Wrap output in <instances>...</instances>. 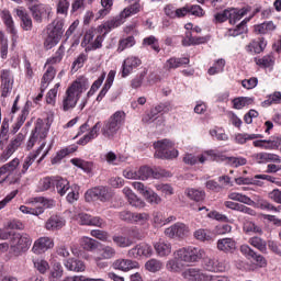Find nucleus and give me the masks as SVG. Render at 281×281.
Instances as JSON below:
<instances>
[{
	"mask_svg": "<svg viewBox=\"0 0 281 281\" xmlns=\"http://www.w3.org/2000/svg\"><path fill=\"white\" fill-rule=\"evenodd\" d=\"M189 235H190V227L179 222L165 229V236H167V238L183 239V238H188Z\"/></svg>",
	"mask_w": 281,
	"mask_h": 281,
	"instance_id": "obj_11",
	"label": "nucleus"
},
{
	"mask_svg": "<svg viewBox=\"0 0 281 281\" xmlns=\"http://www.w3.org/2000/svg\"><path fill=\"white\" fill-rule=\"evenodd\" d=\"M247 23H249V19L241 21L235 29L228 30V36H240V34H247Z\"/></svg>",
	"mask_w": 281,
	"mask_h": 281,
	"instance_id": "obj_44",
	"label": "nucleus"
},
{
	"mask_svg": "<svg viewBox=\"0 0 281 281\" xmlns=\"http://www.w3.org/2000/svg\"><path fill=\"white\" fill-rule=\"evenodd\" d=\"M183 261H181L179 258L173 256L172 259H169L166 263L167 271H170V273H181L183 271Z\"/></svg>",
	"mask_w": 281,
	"mask_h": 281,
	"instance_id": "obj_33",
	"label": "nucleus"
},
{
	"mask_svg": "<svg viewBox=\"0 0 281 281\" xmlns=\"http://www.w3.org/2000/svg\"><path fill=\"white\" fill-rule=\"evenodd\" d=\"M184 164H188V166H194L198 161L200 164H203L204 161H207V158L205 155H201L199 157L192 155V154H187L183 158Z\"/></svg>",
	"mask_w": 281,
	"mask_h": 281,
	"instance_id": "obj_53",
	"label": "nucleus"
},
{
	"mask_svg": "<svg viewBox=\"0 0 281 281\" xmlns=\"http://www.w3.org/2000/svg\"><path fill=\"white\" fill-rule=\"evenodd\" d=\"M114 80H115V70H111L108 74V78L105 80V83H104L102 90L100 91L99 95L97 97V102H102V99L104 98V95H106V93H109V89H111V87H113Z\"/></svg>",
	"mask_w": 281,
	"mask_h": 281,
	"instance_id": "obj_35",
	"label": "nucleus"
},
{
	"mask_svg": "<svg viewBox=\"0 0 281 281\" xmlns=\"http://www.w3.org/2000/svg\"><path fill=\"white\" fill-rule=\"evenodd\" d=\"M123 194L126 196L130 205L133 207H144V205H146V203L143 202V200L139 199L137 194H135V192H133V190L128 187L123 189Z\"/></svg>",
	"mask_w": 281,
	"mask_h": 281,
	"instance_id": "obj_26",
	"label": "nucleus"
},
{
	"mask_svg": "<svg viewBox=\"0 0 281 281\" xmlns=\"http://www.w3.org/2000/svg\"><path fill=\"white\" fill-rule=\"evenodd\" d=\"M65 267L66 269H68V271H76L77 273H80L85 271V269H87V267L85 266V262L78 259H68L65 262Z\"/></svg>",
	"mask_w": 281,
	"mask_h": 281,
	"instance_id": "obj_37",
	"label": "nucleus"
},
{
	"mask_svg": "<svg viewBox=\"0 0 281 281\" xmlns=\"http://www.w3.org/2000/svg\"><path fill=\"white\" fill-rule=\"evenodd\" d=\"M60 88V83H56L53 89H50L46 94V103L50 104V106L56 105V95H58V89Z\"/></svg>",
	"mask_w": 281,
	"mask_h": 281,
	"instance_id": "obj_57",
	"label": "nucleus"
},
{
	"mask_svg": "<svg viewBox=\"0 0 281 281\" xmlns=\"http://www.w3.org/2000/svg\"><path fill=\"white\" fill-rule=\"evenodd\" d=\"M228 199H231V201H238V203H244V205H249L250 198L243 193L231 192L228 193Z\"/></svg>",
	"mask_w": 281,
	"mask_h": 281,
	"instance_id": "obj_62",
	"label": "nucleus"
},
{
	"mask_svg": "<svg viewBox=\"0 0 281 281\" xmlns=\"http://www.w3.org/2000/svg\"><path fill=\"white\" fill-rule=\"evenodd\" d=\"M240 251L246 258L255 260L258 267H267V259L262 257V255H258L249 245H241Z\"/></svg>",
	"mask_w": 281,
	"mask_h": 281,
	"instance_id": "obj_16",
	"label": "nucleus"
},
{
	"mask_svg": "<svg viewBox=\"0 0 281 281\" xmlns=\"http://www.w3.org/2000/svg\"><path fill=\"white\" fill-rule=\"evenodd\" d=\"M0 56L3 60L8 58V37L0 31Z\"/></svg>",
	"mask_w": 281,
	"mask_h": 281,
	"instance_id": "obj_58",
	"label": "nucleus"
},
{
	"mask_svg": "<svg viewBox=\"0 0 281 281\" xmlns=\"http://www.w3.org/2000/svg\"><path fill=\"white\" fill-rule=\"evenodd\" d=\"M70 162L72 164V166H76L77 168H81V170H83L85 172H91L92 165L89 161H85L79 158H72Z\"/></svg>",
	"mask_w": 281,
	"mask_h": 281,
	"instance_id": "obj_61",
	"label": "nucleus"
},
{
	"mask_svg": "<svg viewBox=\"0 0 281 281\" xmlns=\"http://www.w3.org/2000/svg\"><path fill=\"white\" fill-rule=\"evenodd\" d=\"M255 148H265L266 150H273V148H278L280 143L278 140H255L252 142Z\"/></svg>",
	"mask_w": 281,
	"mask_h": 281,
	"instance_id": "obj_42",
	"label": "nucleus"
},
{
	"mask_svg": "<svg viewBox=\"0 0 281 281\" xmlns=\"http://www.w3.org/2000/svg\"><path fill=\"white\" fill-rule=\"evenodd\" d=\"M262 138L261 134H248V133H238L235 135L236 144H247V142L251 139H260Z\"/></svg>",
	"mask_w": 281,
	"mask_h": 281,
	"instance_id": "obj_41",
	"label": "nucleus"
},
{
	"mask_svg": "<svg viewBox=\"0 0 281 281\" xmlns=\"http://www.w3.org/2000/svg\"><path fill=\"white\" fill-rule=\"evenodd\" d=\"M142 65V59L135 56L127 57L122 64V78H127L133 74V69H137Z\"/></svg>",
	"mask_w": 281,
	"mask_h": 281,
	"instance_id": "obj_15",
	"label": "nucleus"
},
{
	"mask_svg": "<svg viewBox=\"0 0 281 281\" xmlns=\"http://www.w3.org/2000/svg\"><path fill=\"white\" fill-rule=\"evenodd\" d=\"M117 251L113 246L100 245L97 249V257L102 258L103 260H113Z\"/></svg>",
	"mask_w": 281,
	"mask_h": 281,
	"instance_id": "obj_27",
	"label": "nucleus"
},
{
	"mask_svg": "<svg viewBox=\"0 0 281 281\" xmlns=\"http://www.w3.org/2000/svg\"><path fill=\"white\" fill-rule=\"evenodd\" d=\"M205 43V37H194L191 32L187 33V37L182 40V45L184 47H190V45H202Z\"/></svg>",
	"mask_w": 281,
	"mask_h": 281,
	"instance_id": "obj_46",
	"label": "nucleus"
},
{
	"mask_svg": "<svg viewBox=\"0 0 281 281\" xmlns=\"http://www.w3.org/2000/svg\"><path fill=\"white\" fill-rule=\"evenodd\" d=\"M14 12L22 22L21 27L25 32H31L33 24H32V18H30V14H27V11L23 7H20L18 9H14Z\"/></svg>",
	"mask_w": 281,
	"mask_h": 281,
	"instance_id": "obj_19",
	"label": "nucleus"
},
{
	"mask_svg": "<svg viewBox=\"0 0 281 281\" xmlns=\"http://www.w3.org/2000/svg\"><path fill=\"white\" fill-rule=\"evenodd\" d=\"M205 267L207 271H213V272H223L227 271L229 269V263L226 261H220L216 259H209L205 262Z\"/></svg>",
	"mask_w": 281,
	"mask_h": 281,
	"instance_id": "obj_25",
	"label": "nucleus"
},
{
	"mask_svg": "<svg viewBox=\"0 0 281 281\" xmlns=\"http://www.w3.org/2000/svg\"><path fill=\"white\" fill-rule=\"evenodd\" d=\"M182 278L188 281H205L207 273L203 272L199 268H188L182 271Z\"/></svg>",
	"mask_w": 281,
	"mask_h": 281,
	"instance_id": "obj_18",
	"label": "nucleus"
},
{
	"mask_svg": "<svg viewBox=\"0 0 281 281\" xmlns=\"http://www.w3.org/2000/svg\"><path fill=\"white\" fill-rule=\"evenodd\" d=\"M203 155H206V157H210L212 161H227V156L223 154V151H218L215 149H210L204 151Z\"/></svg>",
	"mask_w": 281,
	"mask_h": 281,
	"instance_id": "obj_51",
	"label": "nucleus"
},
{
	"mask_svg": "<svg viewBox=\"0 0 281 281\" xmlns=\"http://www.w3.org/2000/svg\"><path fill=\"white\" fill-rule=\"evenodd\" d=\"M218 251L224 254H234L236 251V240L233 238H222L217 240Z\"/></svg>",
	"mask_w": 281,
	"mask_h": 281,
	"instance_id": "obj_23",
	"label": "nucleus"
},
{
	"mask_svg": "<svg viewBox=\"0 0 281 281\" xmlns=\"http://www.w3.org/2000/svg\"><path fill=\"white\" fill-rule=\"evenodd\" d=\"M33 206H25V205H21L20 206V212H22V214H32L33 216H41V214H43L44 210L43 206H36V204H32Z\"/></svg>",
	"mask_w": 281,
	"mask_h": 281,
	"instance_id": "obj_48",
	"label": "nucleus"
},
{
	"mask_svg": "<svg viewBox=\"0 0 281 281\" xmlns=\"http://www.w3.org/2000/svg\"><path fill=\"white\" fill-rule=\"evenodd\" d=\"M55 188L59 196H65V194H67L72 187L69 183V180L64 178H55Z\"/></svg>",
	"mask_w": 281,
	"mask_h": 281,
	"instance_id": "obj_32",
	"label": "nucleus"
},
{
	"mask_svg": "<svg viewBox=\"0 0 281 281\" xmlns=\"http://www.w3.org/2000/svg\"><path fill=\"white\" fill-rule=\"evenodd\" d=\"M176 258H179L181 262L187 265H192V262H199L207 256L203 248H180L173 252Z\"/></svg>",
	"mask_w": 281,
	"mask_h": 281,
	"instance_id": "obj_6",
	"label": "nucleus"
},
{
	"mask_svg": "<svg viewBox=\"0 0 281 281\" xmlns=\"http://www.w3.org/2000/svg\"><path fill=\"white\" fill-rule=\"evenodd\" d=\"M29 10L36 23H43V19L49 21V18L52 16V8L49 7V4H33L29 8Z\"/></svg>",
	"mask_w": 281,
	"mask_h": 281,
	"instance_id": "obj_9",
	"label": "nucleus"
},
{
	"mask_svg": "<svg viewBox=\"0 0 281 281\" xmlns=\"http://www.w3.org/2000/svg\"><path fill=\"white\" fill-rule=\"evenodd\" d=\"M65 23L61 20H54L46 27V36L44 37V47L45 49H52L56 47L57 43H60L63 38Z\"/></svg>",
	"mask_w": 281,
	"mask_h": 281,
	"instance_id": "obj_3",
	"label": "nucleus"
},
{
	"mask_svg": "<svg viewBox=\"0 0 281 281\" xmlns=\"http://www.w3.org/2000/svg\"><path fill=\"white\" fill-rule=\"evenodd\" d=\"M76 150H78V147L76 146L61 149L57 151V154L52 158L50 162L53 164V166L56 164H60V161H63V159H65L67 155H71V153H76Z\"/></svg>",
	"mask_w": 281,
	"mask_h": 281,
	"instance_id": "obj_39",
	"label": "nucleus"
},
{
	"mask_svg": "<svg viewBox=\"0 0 281 281\" xmlns=\"http://www.w3.org/2000/svg\"><path fill=\"white\" fill-rule=\"evenodd\" d=\"M146 271H150V273H157V271H161L164 269V262L159 259H149L145 263Z\"/></svg>",
	"mask_w": 281,
	"mask_h": 281,
	"instance_id": "obj_45",
	"label": "nucleus"
},
{
	"mask_svg": "<svg viewBox=\"0 0 281 281\" xmlns=\"http://www.w3.org/2000/svg\"><path fill=\"white\" fill-rule=\"evenodd\" d=\"M30 204L35 205V206H41L43 209L44 207L49 209V207H54L55 202H54V200H48L43 196H40V198H35L34 200H32L30 202Z\"/></svg>",
	"mask_w": 281,
	"mask_h": 281,
	"instance_id": "obj_49",
	"label": "nucleus"
},
{
	"mask_svg": "<svg viewBox=\"0 0 281 281\" xmlns=\"http://www.w3.org/2000/svg\"><path fill=\"white\" fill-rule=\"evenodd\" d=\"M189 64H190V58L188 57H183V58L171 57L166 61L165 69H167V71H170V69H179V67H182V65H189Z\"/></svg>",
	"mask_w": 281,
	"mask_h": 281,
	"instance_id": "obj_34",
	"label": "nucleus"
},
{
	"mask_svg": "<svg viewBox=\"0 0 281 281\" xmlns=\"http://www.w3.org/2000/svg\"><path fill=\"white\" fill-rule=\"evenodd\" d=\"M23 142H25V133L20 132L14 136L7 146L5 150L0 155V161L5 164L8 159H10L21 146H23Z\"/></svg>",
	"mask_w": 281,
	"mask_h": 281,
	"instance_id": "obj_7",
	"label": "nucleus"
},
{
	"mask_svg": "<svg viewBox=\"0 0 281 281\" xmlns=\"http://www.w3.org/2000/svg\"><path fill=\"white\" fill-rule=\"evenodd\" d=\"M276 27V24H273V22L271 21L263 22L255 26V32L256 34H269L271 32H274Z\"/></svg>",
	"mask_w": 281,
	"mask_h": 281,
	"instance_id": "obj_43",
	"label": "nucleus"
},
{
	"mask_svg": "<svg viewBox=\"0 0 281 281\" xmlns=\"http://www.w3.org/2000/svg\"><path fill=\"white\" fill-rule=\"evenodd\" d=\"M193 236L196 240H200L201 243L210 241L212 240V234H210L209 231H205L203 228H200L193 233Z\"/></svg>",
	"mask_w": 281,
	"mask_h": 281,
	"instance_id": "obj_60",
	"label": "nucleus"
},
{
	"mask_svg": "<svg viewBox=\"0 0 281 281\" xmlns=\"http://www.w3.org/2000/svg\"><path fill=\"white\" fill-rule=\"evenodd\" d=\"M87 89H89V83H87L86 79H79L72 82L71 86L66 90V93L63 98L61 110L67 112L76 109L78 100H80V97Z\"/></svg>",
	"mask_w": 281,
	"mask_h": 281,
	"instance_id": "obj_1",
	"label": "nucleus"
},
{
	"mask_svg": "<svg viewBox=\"0 0 281 281\" xmlns=\"http://www.w3.org/2000/svg\"><path fill=\"white\" fill-rule=\"evenodd\" d=\"M169 111H172V105L170 104V102H165L151 109L150 114L151 117H155V115H158V113H169Z\"/></svg>",
	"mask_w": 281,
	"mask_h": 281,
	"instance_id": "obj_55",
	"label": "nucleus"
},
{
	"mask_svg": "<svg viewBox=\"0 0 281 281\" xmlns=\"http://www.w3.org/2000/svg\"><path fill=\"white\" fill-rule=\"evenodd\" d=\"M47 133H49V130L45 123H43V120H37L35 128L32 132L26 145L27 150H32L36 145V142L45 139V137H47Z\"/></svg>",
	"mask_w": 281,
	"mask_h": 281,
	"instance_id": "obj_8",
	"label": "nucleus"
},
{
	"mask_svg": "<svg viewBox=\"0 0 281 281\" xmlns=\"http://www.w3.org/2000/svg\"><path fill=\"white\" fill-rule=\"evenodd\" d=\"M184 195L189 198L190 201H194L195 203H201V201H205V191L188 188L184 190Z\"/></svg>",
	"mask_w": 281,
	"mask_h": 281,
	"instance_id": "obj_29",
	"label": "nucleus"
},
{
	"mask_svg": "<svg viewBox=\"0 0 281 281\" xmlns=\"http://www.w3.org/2000/svg\"><path fill=\"white\" fill-rule=\"evenodd\" d=\"M65 227V220L58 215L50 216L45 223V229L48 232H56Z\"/></svg>",
	"mask_w": 281,
	"mask_h": 281,
	"instance_id": "obj_24",
	"label": "nucleus"
},
{
	"mask_svg": "<svg viewBox=\"0 0 281 281\" xmlns=\"http://www.w3.org/2000/svg\"><path fill=\"white\" fill-rule=\"evenodd\" d=\"M154 248L160 258H166V256L172 254V245L168 241H158L154 245Z\"/></svg>",
	"mask_w": 281,
	"mask_h": 281,
	"instance_id": "obj_31",
	"label": "nucleus"
},
{
	"mask_svg": "<svg viewBox=\"0 0 281 281\" xmlns=\"http://www.w3.org/2000/svg\"><path fill=\"white\" fill-rule=\"evenodd\" d=\"M249 245L255 247V249H258L262 254L267 252V241L260 237H251L248 240Z\"/></svg>",
	"mask_w": 281,
	"mask_h": 281,
	"instance_id": "obj_47",
	"label": "nucleus"
},
{
	"mask_svg": "<svg viewBox=\"0 0 281 281\" xmlns=\"http://www.w3.org/2000/svg\"><path fill=\"white\" fill-rule=\"evenodd\" d=\"M79 245L85 249V251H93L98 249V240L90 237H81L79 239Z\"/></svg>",
	"mask_w": 281,
	"mask_h": 281,
	"instance_id": "obj_40",
	"label": "nucleus"
},
{
	"mask_svg": "<svg viewBox=\"0 0 281 281\" xmlns=\"http://www.w3.org/2000/svg\"><path fill=\"white\" fill-rule=\"evenodd\" d=\"M122 19L120 18H115L112 20L106 21L105 23H103L102 25L99 26V30L101 32H103V35L109 34V32H111V30H115V27H120V25H122Z\"/></svg>",
	"mask_w": 281,
	"mask_h": 281,
	"instance_id": "obj_36",
	"label": "nucleus"
},
{
	"mask_svg": "<svg viewBox=\"0 0 281 281\" xmlns=\"http://www.w3.org/2000/svg\"><path fill=\"white\" fill-rule=\"evenodd\" d=\"M56 78V69L52 66H49L46 71L44 72L41 81V91H46V89L49 87L52 80Z\"/></svg>",
	"mask_w": 281,
	"mask_h": 281,
	"instance_id": "obj_30",
	"label": "nucleus"
},
{
	"mask_svg": "<svg viewBox=\"0 0 281 281\" xmlns=\"http://www.w3.org/2000/svg\"><path fill=\"white\" fill-rule=\"evenodd\" d=\"M46 146V143L43 142L40 147L31 153L25 159L24 162L22 165V170H21V175H25V172H27V170H30V166H32V164H34V161H36V158L38 157V155H41V153H43L44 148Z\"/></svg>",
	"mask_w": 281,
	"mask_h": 281,
	"instance_id": "obj_20",
	"label": "nucleus"
},
{
	"mask_svg": "<svg viewBox=\"0 0 281 281\" xmlns=\"http://www.w3.org/2000/svg\"><path fill=\"white\" fill-rule=\"evenodd\" d=\"M71 3H69V0H57L56 4V12L57 14H63L64 16H67L69 13V7Z\"/></svg>",
	"mask_w": 281,
	"mask_h": 281,
	"instance_id": "obj_56",
	"label": "nucleus"
},
{
	"mask_svg": "<svg viewBox=\"0 0 281 281\" xmlns=\"http://www.w3.org/2000/svg\"><path fill=\"white\" fill-rule=\"evenodd\" d=\"M136 171H137V177L140 181H148V179H150V177L155 175L153 169L148 166H143Z\"/></svg>",
	"mask_w": 281,
	"mask_h": 281,
	"instance_id": "obj_54",
	"label": "nucleus"
},
{
	"mask_svg": "<svg viewBox=\"0 0 281 281\" xmlns=\"http://www.w3.org/2000/svg\"><path fill=\"white\" fill-rule=\"evenodd\" d=\"M101 128H102V123L97 122L93 125V127L90 130V132L78 140V144H80L81 146H87V144H89V142H91L92 139H95V137H98Z\"/></svg>",
	"mask_w": 281,
	"mask_h": 281,
	"instance_id": "obj_28",
	"label": "nucleus"
},
{
	"mask_svg": "<svg viewBox=\"0 0 281 281\" xmlns=\"http://www.w3.org/2000/svg\"><path fill=\"white\" fill-rule=\"evenodd\" d=\"M9 246L13 256H23L32 247V237L25 233H11Z\"/></svg>",
	"mask_w": 281,
	"mask_h": 281,
	"instance_id": "obj_4",
	"label": "nucleus"
},
{
	"mask_svg": "<svg viewBox=\"0 0 281 281\" xmlns=\"http://www.w3.org/2000/svg\"><path fill=\"white\" fill-rule=\"evenodd\" d=\"M153 223L154 227L159 228L164 227L166 225V217L164 216V213L157 211L153 213Z\"/></svg>",
	"mask_w": 281,
	"mask_h": 281,
	"instance_id": "obj_63",
	"label": "nucleus"
},
{
	"mask_svg": "<svg viewBox=\"0 0 281 281\" xmlns=\"http://www.w3.org/2000/svg\"><path fill=\"white\" fill-rule=\"evenodd\" d=\"M63 278V266L60 263H55L50 272L49 281H58Z\"/></svg>",
	"mask_w": 281,
	"mask_h": 281,
	"instance_id": "obj_64",
	"label": "nucleus"
},
{
	"mask_svg": "<svg viewBox=\"0 0 281 281\" xmlns=\"http://www.w3.org/2000/svg\"><path fill=\"white\" fill-rule=\"evenodd\" d=\"M133 45H135L134 36H128V37L120 40L119 46H117L119 54H122V52H124V49H128V47H133Z\"/></svg>",
	"mask_w": 281,
	"mask_h": 281,
	"instance_id": "obj_52",
	"label": "nucleus"
},
{
	"mask_svg": "<svg viewBox=\"0 0 281 281\" xmlns=\"http://www.w3.org/2000/svg\"><path fill=\"white\" fill-rule=\"evenodd\" d=\"M139 1L135 2L134 4L125 8L123 12H121V19H128L131 14H137L139 12Z\"/></svg>",
	"mask_w": 281,
	"mask_h": 281,
	"instance_id": "obj_59",
	"label": "nucleus"
},
{
	"mask_svg": "<svg viewBox=\"0 0 281 281\" xmlns=\"http://www.w3.org/2000/svg\"><path fill=\"white\" fill-rule=\"evenodd\" d=\"M248 205L251 207H257L259 210H267L269 212V207H271V203L260 195H255V200L249 199Z\"/></svg>",
	"mask_w": 281,
	"mask_h": 281,
	"instance_id": "obj_38",
	"label": "nucleus"
},
{
	"mask_svg": "<svg viewBox=\"0 0 281 281\" xmlns=\"http://www.w3.org/2000/svg\"><path fill=\"white\" fill-rule=\"evenodd\" d=\"M125 122L126 113H124V111H116L104 122L101 128L103 137H105V139H114Z\"/></svg>",
	"mask_w": 281,
	"mask_h": 281,
	"instance_id": "obj_2",
	"label": "nucleus"
},
{
	"mask_svg": "<svg viewBox=\"0 0 281 281\" xmlns=\"http://www.w3.org/2000/svg\"><path fill=\"white\" fill-rule=\"evenodd\" d=\"M128 258H148L153 256V247L148 244H138L127 252Z\"/></svg>",
	"mask_w": 281,
	"mask_h": 281,
	"instance_id": "obj_14",
	"label": "nucleus"
},
{
	"mask_svg": "<svg viewBox=\"0 0 281 281\" xmlns=\"http://www.w3.org/2000/svg\"><path fill=\"white\" fill-rule=\"evenodd\" d=\"M102 9L98 11V19H104L110 12L111 8H113V0H101Z\"/></svg>",
	"mask_w": 281,
	"mask_h": 281,
	"instance_id": "obj_50",
	"label": "nucleus"
},
{
	"mask_svg": "<svg viewBox=\"0 0 281 281\" xmlns=\"http://www.w3.org/2000/svg\"><path fill=\"white\" fill-rule=\"evenodd\" d=\"M112 267L119 271H131V269H139V262L131 259H116Z\"/></svg>",
	"mask_w": 281,
	"mask_h": 281,
	"instance_id": "obj_21",
	"label": "nucleus"
},
{
	"mask_svg": "<svg viewBox=\"0 0 281 281\" xmlns=\"http://www.w3.org/2000/svg\"><path fill=\"white\" fill-rule=\"evenodd\" d=\"M156 159H177L179 150L175 149V142L164 138L154 143Z\"/></svg>",
	"mask_w": 281,
	"mask_h": 281,
	"instance_id": "obj_5",
	"label": "nucleus"
},
{
	"mask_svg": "<svg viewBox=\"0 0 281 281\" xmlns=\"http://www.w3.org/2000/svg\"><path fill=\"white\" fill-rule=\"evenodd\" d=\"M227 12V21H229L231 25H236V23H238V21H240V19H243V16H245L247 14V12H249L248 9H234V8H228L226 9Z\"/></svg>",
	"mask_w": 281,
	"mask_h": 281,
	"instance_id": "obj_22",
	"label": "nucleus"
},
{
	"mask_svg": "<svg viewBox=\"0 0 281 281\" xmlns=\"http://www.w3.org/2000/svg\"><path fill=\"white\" fill-rule=\"evenodd\" d=\"M54 248V239L49 237H40L37 240H35L32 251L41 255L45 254L47 249H53Z\"/></svg>",
	"mask_w": 281,
	"mask_h": 281,
	"instance_id": "obj_17",
	"label": "nucleus"
},
{
	"mask_svg": "<svg viewBox=\"0 0 281 281\" xmlns=\"http://www.w3.org/2000/svg\"><path fill=\"white\" fill-rule=\"evenodd\" d=\"M0 18L2 19L7 27V32L12 35V41H16L19 38V35L16 32V27H14V20L12 19V13H10V10L3 9L0 12Z\"/></svg>",
	"mask_w": 281,
	"mask_h": 281,
	"instance_id": "obj_13",
	"label": "nucleus"
},
{
	"mask_svg": "<svg viewBox=\"0 0 281 281\" xmlns=\"http://www.w3.org/2000/svg\"><path fill=\"white\" fill-rule=\"evenodd\" d=\"M0 80H1V97L8 98L10 93H12V88L14 87V75L9 69H3L0 72Z\"/></svg>",
	"mask_w": 281,
	"mask_h": 281,
	"instance_id": "obj_10",
	"label": "nucleus"
},
{
	"mask_svg": "<svg viewBox=\"0 0 281 281\" xmlns=\"http://www.w3.org/2000/svg\"><path fill=\"white\" fill-rule=\"evenodd\" d=\"M112 196L113 195L109 192L106 187H97L86 192L87 201H93L98 199L102 203H106V201H111Z\"/></svg>",
	"mask_w": 281,
	"mask_h": 281,
	"instance_id": "obj_12",
	"label": "nucleus"
}]
</instances>
